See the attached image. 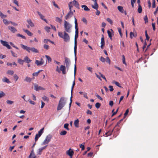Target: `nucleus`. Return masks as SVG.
<instances>
[{
	"label": "nucleus",
	"mask_w": 158,
	"mask_h": 158,
	"mask_svg": "<svg viewBox=\"0 0 158 158\" xmlns=\"http://www.w3.org/2000/svg\"><path fill=\"white\" fill-rule=\"evenodd\" d=\"M75 20V36L74 38V53L75 55V64H74V74H75L76 72L77 71V66H76V61H77V57H76L77 54V38L78 37V24L77 23V19L76 18H74Z\"/></svg>",
	"instance_id": "obj_1"
},
{
	"label": "nucleus",
	"mask_w": 158,
	"mask_h": 158,
	"mask_svg": "<svg viewBox=\"0 0 158 158\" xmlns=\"http://www.w3.org/2000/svg\"><path fill=\"white\" fill-rule=\"evenodd\" d=\"M67 32L66 31H64L63 34L62 32H59L58 35L59 37L64 39V41L68 42L70 41V38L69 35Z\"/></svg>",
	"instance_id": "obj_2"
},
{
	"label": "nucleus",
	"mask_w": 158,
	"mask_h": 158,
	"mask_svg": "<svg viewBox=\"0 0 158 158\" xmlns=\"http://www.w3.org/2000/svg\"><path fill=\"white\" fill-rule=\"evenodd\" d=\"M20 45L22 48L24 50H26L28 52H30L31 51L34 53L39 52L38 50L34 47H29L22 44H20Z\"/></svg>",
	"instance_id": "obj_3"
},
{
	"label": "nucleus",
	"mask_w": 158,
	"mask_h": 158,
	"mask_svg": "<svg viewBox=\"0 0 158 158\" xmlns=\"http://www.w3.org/2000/svg\"><path fill=\"white\" fill-rule=\"evenodd\" d=\"M64 26L65 30L64 31L69 33L71 32L72 25L69 22L65 20Z\"/></svg>",
	"instance_id": "obj_4"
},
{
	"label": "nucleus",
	"mask_w": 158,
	"mask_h": 158,
	"mask_svg": "<svg viewBox=\"0 0 158 158\" xmlns=\"http://www.w3.org/2000/svg\"><path fill=\"white\" fill-rule=\"evenodd\" d=\"M66 102L64 101V97H61L59 102L58 106L57 108V110H61L65 104Z\"/></svg>",
	"instance_id": "obj_5"
},
{
	"label": "nucleus",
	"mask_w": 158,
	"mask_h": 158,
	"mask_svg": "<svg viewBox=\"0 0 158 158\" xmlns=\"http://www.w3.org/2000/svg\"><path fill=\"white\" fill-rule=\"evenodd\" d=\"M44 128H42L38 132V133L35 136V143L33 144V146L32 147V148H33L35 145L36 144V142L37 141V140H38L39 138H40V136L44 132Z\"/></svg>",
	"instance_id": "obj_6"
},
{
	"label": "nucleus",
	"mask_w": 158,
	"mask_h": 158,
	"mask_svg": "<svg viewBox=\"0 0 158 158\" xmlns=\"http://www.w3.org/2000/svg\"><path fill=\"white\" fill-rule=\"evenodd\" d=\"M52 137V136L50 135H48L42 143V145H45L48 144L50 141Z\"/></svg>",
	"instance_id": "obj_7"
},
{
	"label": "nucleus",
	"mask_w": 158,
	"mask_h": 158,
	"mask_svg": "<svg viewBox=\"0 0 158 158\" xmlns=\"http://www.w3.org/2000/svg\"><path fill=\"white\" fill-rule=\"evenodd\" d=\"M64 63L65 64L67 70L69 69L70 64V61L69 59L67 57H65Z\"/></svg>",
	"instance_id": "obj_8"
},
{
	"label": "nucleus",
	"mask_w": 158,
	"mask_h": 158,
	"mask_svg": "<svg viewBox=\"0 0 158 158\" xmlns=\"http://www.w3.org/2000/svg\"><path fill=\"white\" fill-rule=\"evenodd\" d=\"M34 89L36 91H38L39 90H44L45 89L41 86H39L38 85L36 84H34Z\"/></svg>",
	"instance_id": "obj_9"
},
{
	"label": "nucleus",
	"mask_w": 158,
	"mask_h": 158,
	"mask_svg": "<svg viewBox=\"0 0 158 158\" xmlns=\"http://www.w3.org/2000/svg\"><path fill=\"white\" fill-rule=\"evenodd\" d=\"M0 42L4 46L6 47L7 48L9 49L11 48V47L8 44L7 42L2 40H0Z\"/></svg>",
	"instance_id": "obj_10"
},
{
	"label": "nucleus",
	"mask_w": 158,
	"mask_h": 158,
	"mask_svg": "<svg viewBox=\"0 0 158 158\" xmlns=\"http://www.w3.org/2000/svg\"><path fill=\"white\" fill-rule=\"evenodd\" d=\"M44 61L43 59L41 58L40 61L36 60L35 61V64H37V66H41L44 64Z\"/></svg>",
	"instance_id": "obj_11"
},
{
	"label": "nucleus",
	"mask_w": 158,
	"mask_h": 158,
	"mask_svg": "<svg viewBox=\"0 0 158 158\" xmlns=\"http://www.w3.org/2000/svg\"><path fill=\"white\" fill-rule=\"evenodd\" d=\"M102 37L101 38V48L102 49H103L104 47L105 42L104 41V35H102Z\"/></svg>",
	"instance_id": "obj_12"
},
{
	"label": "nucleus",
	"mask_w": 158,
	"mask_h": 158,
	"mask_svg": "<svg viewBox=\"0 0 158 158\" xmlns=\"http://www.w3.org/2000/svg\"><path fill=\"white\" fill-rule=\"evenodd\" d=\"M73 15V13L72 11H69L67 14L65 16L66 20H67L70 18Z\"/></svg>",
	"instance_id": "obj_13"
},
{
	"label": "nucleus",
	"mask_w": 158,
	"mask_h": 158,
	"mask_svg": "<svg viewBox=\"0 0 158 158\" xmlns=\"http://www.w3.org/2000/svg\"><path fill=\"white\" fill-rule=\"evenodd\" d=\"M74 152L73 150L70 148L68 150L66 151V154L71 157L73 155Z\"/></svg>",
	"instance_id": "obj_14"
},
{
	"label": "nucleus",
	"mask_w": 158,
	"mask_h": 158,
	"mask_svg": "<svg viewBox=\"0 0 158 158\" xmlns=\"http://www.w3.org/2000/svg\"><path fill=\"white\" fill-rule=\"evenodd\" d=\"M72 2V4H73L74 6L78 9H80L79 4L78 2L75 0H73Z\"/></svg>",
	"instance_id": "obj_15"
},
{
	"label": "nucleus",
	"mask_w": 158,
	"mask_h": 158,
	"mask_svg": "<svg viewBox=\"0 0 158 158\" xmlns=\"http://www.w3.org/2000/svg\"><path fill=\"white\" fill-rule=\"evenodd\" d=\"M66 67L64 65H61L60 67V70L62 71L63 74H65L66 72L65 71Z\"/></svg>",
	"instance_id": "obj_16"
},
{
	"label": "nucleus",
	"mask_w": 158,
	"mask_h": 158,
	"mask_svg": "<svg viewBox=\"0 0 158 158\" xmlns=\"http://www.w3.org/2000/svg\"><path fill=\"white\" fill-rule=\"evenodd\" d=\"M37 13L38 14V15H39V16L40 17V18L42 20H43L44 21H45L46 23H47V20L44 18V16L42 15L41 13L39 12V11H37Z\"/></svg>",
	"instance_id": "obj_17"
},
{
	"label": "nucleus",
	"mask_w": 158,
	"mask_h": 158,
	"mask_svg": "<svg viewBox=\"0 0 158 158\" xmlns=\"http://www.w3.org/2000/svg\"><path fill=\"white\" fill-rule=\"evenodd\" d=\"M24 62L28 64L31 62V60L27 56H25L23 59Z\"/></svg>",
	"instance_id": "obj_18"
},
{
	"label": "nucleus",
	"mask_w": 158,
	"mask_h": 158,
	"mask_svg": "<svg viewBox=\"0 0 158 158\" xmlns=\"http://www.w3.org/2000/svg\"><path fill=\"white\" fill-rule=\"evenodd\" d=\"M8 29L13 33H15L17 31V30L13 27L9 26Z\"/></svg>",
	"instance_id": "obj_19"
},
{
	"label": "nucleus",
	"mask_w": 158,
	"mask_h": 158,
	"mask_svg": "<svg viewBox=\"0 0 158 158\" xmlns=\"http://www.w3.org/2000/svg\"><path fill=\"white\" fill-rule=\"evenodd\" d=\"M27 22L28 23L29 25L31 27H33L34 26L33 23L32 22L31 19H29L27 20Z\"/></svg>",
	"instance_id": "obj_20"
},
{
	"label": "nucleus",
	"mask_w": 158,
	"mask_h": 158,
	"mask_svg": "<svg viewBox=\"0 0 158 158\" xmlns=\"http://www.w3.org/2000/svg\"><path fill=\"white\" fill-rule=\"evenodd\" d=\"M74 123L75 127L78 128L79 127V120L78 119L74 121Z\"/></svg>",
	"instance_id": "obj_21"
},
{
	"label": "nucleus",
	"mask_w": 158,
	"mask_h": 158,
	"mask_svg": "<svg viewBox=\"0 0 158 158\" xmlns=\"http://www.w3.org/2000/svg\"><path fill=\"white\" fill-rule=\"evenodd\" d=\"M23 30L24 32H26L27 34V35H28L29 36H31L33 34L30 31H29L28 30H25V29H23Z\"/></svg>",
	"instance_id": "obj_22"
},
{
	"label": "nucleus",
	"mask_w": 158,
	"mask_h": 158,
	"mask_svg": "<svg viewBox=\"0 0 158 158\" xmlns=\"http://www.w3.org/2000/svg\"><path fill=\"white\" fill-rule=\"evenodd\" d=\"M118 10L122 13H124V10L123 9V7L121 6H118L117 7Z\"/></svg>",
	"instance_id": "obj_23"
},
{
	"label": "nucleus",
	"mask_w": 158,
	"mask_h": 158,
	"mask_svg": "<svg viewBox=\"0 0 158 158\" xmlns=\"http://www.w3.org/2000/svg\"><path fill=\"white\" fill-rule=\"evenodd\" d=\"M92 7L93 8L96 10H97V9H98V4L97 3V2H94V5H92Z\"/></svg>",
	"instance_id": "obj_24"
},
{
	"label": "nucleus",
	"mask_w": 158,
	"mask_h": 158,
	"mask_svg": "<svg viewBox=\"0 0 158 158\" xmlns=\"http://www.w3.org/2000/svg\"><path fill=\"white\" fill-rule=\"evenodd\" d=\"M2 81L4 82H6L7 83H10V82L9 80L6 77H4L2 79Z\"/></svg>",
	"instance_id": "obj_25"
},
{
	"label": "nucleus",
	"mask_w": 158,
	"mask_h": 158,
	"mask_svg": "<svg viewBox=\"0 0 158 158\" xmlns=\"http://www.w3.org/2000/svg\"><path fill=\"white\" fill-rule=\"evenodd\" d=\"M24 81L27 82H30L32 81V79L28 77H26Z\"/></svg>",
	"instance_id": "obj_26"
},
{
	"label": "nucleus",
	"mask_w": 158,
	"mask_h": 158,
	"mask_svg": "<svg viewBox=\"0 0 158 158\" xmlns=\"http://www.w3.org/2000/svg\"><path fill=\"white\" fill-rule=\"evenodd\" d=\"M76 73H75V75H76ZM74 81H73V85H72V87H71V93L72 94H73V88H74V85H75V74H74Z\"/></svg>",
	"instance_id": "obj_27"
},
{
	"label": "nucleus",
	"mask_w": 158,
	"mask_h": 158,
	"mask_svg": "<svg viewBox=\"0 0 158 158\" xmlns=\"http://www.w3.org/2000/svg\"><path fill=\"white\" fill-rule=\"evenodd\" d=\"M79 93L81 94H82L83 95L84 97L87 99L88 98V97L87 96V93L85 92H79Z\"/></svg>",
	"instance_id": "obj_28"
},
{
	"label": "nucleus",
	"mask_w": 158,
	"mask_h": 158,
	"mask_svg": "<svg viewBox=\"0 0 158 158\" xmlns=\"http://www.w3.org/2000/svg\"><path fill=\"white\" fill-rule=\"evenodd\" d=\"M81 7L84 8V10L85 11H89V9L88 7L85 5H82L81 6Z\"/></svg>",
	"instance_id": "obj_29"
},
{
	"label": "nucleus",
	"mask_w": 158,
	"mask_h": 158,
	"mask_svg": "<svg viewBox=\"0 0 158 158\" xmlns=\"http://www.w3.org/2000/svg\"><path fill=\"white\" fill-rule=\"evenodd\" d=\"M112 83L113 84H114L116 85L119 87H121V86L120 85V84L119 83L116 81L114 80L112 81Z\"/></svg>",
	"instance_id": "obj_30"
},
{
	"label": "nucleus",
	"mask_w": 158,
	"mask_h": 158,
	"mask_svg": "<svg viewBox=\"0 0 158 158\" xmlns=\"http://www.w3.org/2000/svg\"><path fill=\"white\" fill-rule=\"evenodd\" d=\"M14 73V72L13 70H8L7 72V74L11 75H13Z\"/></svg>",
	"instance_id": "obj_31"
},
{
	"label": "nucleus",
	"mask_w": 158,
	"mask_h": 158,
	"mask_svg": "<svg viewBox=\"0 0 158 158\" xmlns=\"http://www.w3.org/2000/svg\"><path fill=\"white\" fill-rule=\"evenodd\" d=\"M69 124L68 123H65L64 124V128L66 129L67 130L69 131V128L68 127Z\"/></svg>",
	"instance_id": "obj_32"
},
{
	"label": "nucleus",
	"mask_w": 158,
	"mask_h": 158,
	"mask_svg": "<svg viewBox=\"0 0 158 158\" xmlns=\"http://www.w3.org/2000/svg\"><path fill=\"white\" fill-rule=\"evenodd\" d=\"M138 11L139 13H140L142 11V8L140 4H139Z\"/></svg>",
	"instance_id": "obj_33"
},
{
	"label": "nucleus",
	"mask_w": 158,
	"mask_h": 158,
	"mask_svg": "<svg viewBox=\"0 0 158 158\" xmlns=\"http://www.w3.org/2000/svg\"><path fill=\"white\" fill-rule=\"evenodd\" d=\"M6 102L7 104L9 105L13 104L14 103V102L10 100H7Z\"/></svg>",
	"instance_id": "obj_34"
},
{
	"label": "nucleus",
	"mask_w": 158,
	"mask_h": 158,
	"mask_svg": "<svg viewBox=\"0 0 158 158\" xmlns=\"http://www.w3.org/2000/svg\"><path fill=\"white\" fill-rule=\"evenodd\" d=\"M72 2H69V9L70 10L69 11H72L71 10V9L72 8L73 6H72Z\"/></svg>",
	"instance_id": "obj_35"
},
{
	"label": "nucleus",
	"mask_w": 158,
	"mask_h": 158,
	"mask_svg": "<svg viewBox=\"0 0 158 158\" xmlns=\"http://www.w3.org/2000/svg\"><path fill=\"white\" fill-rule=\"evenodd\" d=\"M0 16L2 19L6 18V15H4L1 11H0Z\"/></svg>",
	"instance_id": "obj_36"
},
{
	"label": "nucleus",
	"mask_w": 158,
	"mask_h": 158,
	"mask_svg": "<svg viewBox=\"0 0 158 158\" xmlns=\"http://www.w3.org/2000/svg\"><path fill=\"white\" fill-rule=\"evenodd\" d=\"M56 21L58 22H59V23H61V21H62V19H61L58 17H56Z\"/></svg>",
	"instance_id": "obj_37"
},
{
	"label": "nucleus",
	"mask_w": 158,
	"mask_h": 158,
	"mask_svg": "<svg viewBox=\"0 0 158 158\" xmlns=\"http://www.w3.org/2000/svg\"><path fill=\"white\" fill-rule=\"evenodd\" d=\"M130 38L131 39L133 37H135L137 35V34H136L135 36L134 34L132 32H130Z\"/></svg>",
	"instance_id": "obj_38"
},
{
	"label": "nucleus",
	"mask_w": 158,
	"mask_h": 158,
	"mask_svg": "<svg viewBox=\"0 0 158 158\" xmlns=\"http://www.w3.org/2000/svg\"><path fill=\"white\" fill-rule=\"evenodd\" d=\"M3 22L6 25H8L10 23V21H8L6 19H4L3 20Z\"/></svg>",
	"instance_id": "obj_39"
},
{
	"label": "nucleus",
	"mask_w": 158,
	"mask_h": 158,
	"mask_svg": "<svg viewBox=\"0 0 158 158\" xmlns=\"http://www.w3.org/2000/svg\"><path fill=\"white\" fill-rule=\"evenodd\" d=\"M24 60H22L20 59H19L18 60V62L20 64L23 65L24 62Z\"/></svg>",
	"instance_id": "obj_40"
},
{
	"label": "nucleus",
	"mask_w": 158,
	"mask_h": 158,
	"mask_svg": "<svg viewBox=\"0 0 158 158\" xmlns=\"http://www.w3.org/2000/svg\"><path fill=\"white\" fill-rule=\"evenodd\" d=\"M107 32L108 34V35L109 37H110V39L112 40V35H111V32L109 30H108Z\"/></svg>",
	"instance_id": "obj_41"
},
{
	"label": "nucleus",
	"mask_w": 158,
	"mask_h": 158,
	"mask_svg": "<svg viewBox=\"0 0 158 158\" xmlns=\"http://www.w3.org/2000/svg\"><path fill=\"white\" fill-rule=\"evenodd\" d=\"M67 133V131H61L60 133V134L61 135H65Z\"/></svg>",
	"instance_id": "obj_42"
},
{
	"label": "nucleus",
	"mask_w": 158,
	"mask_h": 158,
	"mask_svg": "<svg viewBox=\"0 0 158 158\" xmlns=\"http://www.w3.org/2000/svg\"><path fill=\"white\" fill-rule=\"evenodd\" d=\"M42 99L44 101H45L48 102L49 101L48 98L45 96H44V97H42Z\"/></svg>",
	"instance_id": "obj_43"
},
{
	"label": "nucleus",
	"mask_w": 158,
	"mask_h": 158,
	"mask_svg": "<svg viewBox=\"0 0 158 158\" xmlns=\"http://www.w3.org/2000/svg\"><path fill=\"white\" fill-rule=\"evenodd\" d=\"M45 56L49 62H50L52 61V59L49 56L46 55Z\"/></svg>",
	"instance_id": "obj_44"
},
{
	"label": "nucleus",
	"mask_w": 158,
	"mask_h": 158,
	"mask_svg": "<svg viewBox=\"0 0 158 158\" xmlns=\"http://www.w3.org/2000/svg\"><path fill=\"white\" fill-rule=\"evenodd\" d=\"M5 96V94L3 91L0 92V98Z\"/></svg>",
	"instance_id": "obj_45"
},
{
	"label": "nucleus",
	"mask_w": 158,
	"mask_h": 158,
	"mask_svg": "<svg viewBox=\"0 0 158 158\" xmlns=\"http://www.w3.org/2000/svg\"><path fill=\"white\" fill-rule=\"evenodd\" d=\"M144 20L145 21V23H146L148 22V18L147 16L146 15L144 17Z\"/></svg>",
	"instance_id": "obj_46"
},
{
	"label": "nucleus",
	"mask_w": 158,
	"mask_h": 158,
	"mask_svg": "<svg viewBox=\"0 0 158 158\" xmlns=\"http://www.w3.org/2000/svg\"><path fill=\"white\" fill-rule=\"evenodd\" d=\"M122 61H123V64H125V65H126L127 64L125 62V59L124 56L123 55H122Z\"/></svg>",
	"instance_id": "obj_47"
},
{
	"label": "nucleus",
	"mask_w": 158,
	"mask_h": 158,
	"mask_svg": "<svg viewBox=\"0 0 158 158\" xmlns=\"http://www.w3.org/2000/svg\"><path fill=\"white\" fill-rule=\"evenodd\" d=\"M10 52L11 53L12 55L13 56L15 57H17V55L14 52L12 51L11 50Z\"/></svg>",
	"instance_id": "obj_48"
},
{
	"label": "nucleus",
	"mask_w": 158,
	"mask_h": 158,
	"mask_svg": "<svg viewBox=\"0 0 158 158\" xmlns=\"http://www.w3.org/2000/svg\"><path fill=\"white\" fill-rule=\"evenodd\" d=\"M17 36L18 37H21L22 38H23V39H26V38L24 36H23L22 35L19 34H17Z\"/></svg>",
	"instance_id": "obj_49"
},
{
	"label": "nucleus",
	"mask_w": 158,
	"mask_h": 158,
	"mask_svg": "<svg viewBox=\"0 0 158 158\" xmlns=\"http://www.w3.org/2000/svg\"><path fill=\"white\" fill-rule=\"evenodd\" d=\"M101 106V104L99 102H97L95 104V107L97 109L99 108Z\"/></svg>",
	"instance_id": "obj_50"
},
{
	"label": "nucleus",
	"mask_w": 158,
	"mask_h": 158,
	"mask_svg": "<svg viewBox=\"0 0 158 158\" xmlns=\"http://www.w3.org/2000/svg\"><path fill=\"white\" fill-rule=\"evenodd\" d=\"M145 36L146 37V40H148L149 39V37L148 35V34L147 33V30H146L145 31Z\"/></svg>",
	"instance_id": "obj_51"
},
{
	"label": "nucleus",
	"mask_w": 158,
	"mask_h": 158,
	"mask_svg": "<svg viewBox=\"0 0 158 158\" xmlns=\"http://www.w3.org/2000/svg\"><path fill=\"white\" fill-rule=\"evenodd\" d=\"M106 20L109 23L111 24H112L113 23V21L112 20L109 18H107L106 19Z\"/></svg>",
	"instance_id": "obj_52"
},
{
	"label": "nucleus",
	"mask_w": 158,
	"mask_h": 158,
	"mask_svg": "<svg viewBox=\"0 0 158 158\" xmlns=\"http://www.w3.org/2000/svg\"><path fill=\"white\" fill-rule=\"evenodd\" d=\"M13 2L18 6H19L18 2L16 0H12Z\"/></svg>",
	"instance_id": "obj_53"
},
{
	"label": "nucleus",
	"mask_w": 158,
	"mask_h": 158,
	"mask_svg": "<svg viewBox=\"0 0 158 158\" xmlns=\"http://www.w3.org/2000/svg\"><path fill=\"white\" fill-rule=\"evenodd\" d=\"M87 69L91 73L93 72V69L92 68L87 66Z\"/></svg>",
	"instance_id": "obj_54"
},
{
	"label": "nucleus",
	"mask_w": 158,
	"mask_h": 158,
	"mask_svg": "<svg viewBox=\"0 0 158 158\" xmlns=\"http://www.w3.org/2000/svg\"><path fill=\"white\" fill-rule=\"evenodd\" d=\"M43 150L41 148L39 149L38 150L37 154L38 155H40L41 154V152Z\"/></svg>",
	"instance_id": "obj_55"
},
{
	"label": "nucleus",
	"mask_w": 158,
	"mask_h": 158,
	"mask_svg": "<svg viewBox=\"0 0 158 158\" xmlns=\"http://www.w3.org/2000/svg\"><path fill=\"white\" fill-rule=\"evenodd\" d=\"M99 74H100V75L101 76L102 78L104 79L106 81V78L100 72H99Z\"/></svg>",
	"instance_id": "obj_56"
},
{
	"label": "nucleus",
	"mask_w": 158,
	"mask_h": 158,
	"mask_svg": "<svg viewBox=\"0 0 158 158\" xmlns=\"http://www.w3.org/2000/svg\"><path fill=\"white\" fill-rule=\"evenodd\" d=\"M50 28L48 26H46L45 27V30L48 32H49L50 31Z\"/></svg>",
	"instance_id": "obj_57"
},
{
	"label": "nucleus",
	"mask_w": 158,
	"mask_h": 158,
	"mask_svg": "<svg viewBox=\"0 0 158 158\" xmlns=\"http://www.w3.org/2000/svg\"><path fill=\"white\" fill-rule=\"evenodd\" d=\"M41 70H39L38 72L34 73L32 74V75L33 76H37L39 73L41 71Z\"/></svg>",
	"instance_id": "obj_58"
},
{
	"label": "nucleus",
	"mask_w": 158,
	"mask_h": 158,
	"mask_svg": "<svg viewBox=\"0 0 158 158\" xmlns=\"http://www.w3.org/2000/svg\"><path fill=\"white\" fill-rule=\"evenodd\" d=\"M10 44L13 47H14V48H15L16 49H18V50H19V48L17 47L16 46H15V45L13 44V43H12V42H10Z\"/></svg>",
	"instance_id": "obj_59"
},
{
	"label": "nucleus",
	"mask_w": 158,
	"mask_h": 158,
	"mask_svg": "<svg viewBox=\"0 0 158 158\" xmlns=\"http://www.w3.org/2000/svg\"><path fill=\"white\" fill-rule=\"evenodd\" d=\"M95 95L98 99H100L102 101L103 100L102 98H101L99 95H98L97 94H95Z\"/></svg>",
	"instance_id": "obj_60"
},
{
	"label": "nucleus",
	"mask_w": 158,
	"mask_h": 158,
	"mask_svg": "<svg viewBox=\"0 0 158 158\" xmlns=\"http://www.w3.org/2000/svg\"><path fill=\"white\" fill-rule=\"evenodd\" d=\"M129 109H127L125 113H124V118H125V117L127 115V114H128V113L129 112Z\"/></svg>",
	"instance_id": "obj_61"
},
{
	"label": "nucleus",
	"mask_w": 158,
	"mask_h": 158,
	"mask_svg": "<svg viewBox=\"0 0 158 158\" xmlns=\"http://www.w3.org/2000/svg\"><path fill=\"white\" fill-rule=\"evenodd\" d=\"M52 3H53V5L56 7L57 8H58V9H60V8L59 7V6H58V5L56 4V3H55V2L54 1H53L52 2Z\"/></svg>",
	"instance_id": "obj_62"
},
{
	"label": "nucleus",
	"mask_w": 158,
	"mask_h": 158,
	"mask_svg": "<svg viewBox=\"0 0 158 158\" xmlns=\"http://www.w3.org/2000/svg\"><path fill=\"white\" fill-rule=\"evenodd\" d=\"M100 61H101L102 62H105V58L103 57L102 56H101L100 58Z\"/></svg>",
	"instance_id": "obj_63"
},
{
	"label": "nucleus",
	"mask_w": 158,
	"mask_h": 158,
	"mask_svg": "<svg viewBox=\"0 0 158 158\" xmlns=\"http://www.w3.org/2000/svg\"><path fill=\"white\" fill-rule=\"evenodd\" d=\"M44 49L46 50H48L49 48V46L48 45L44 44Z\"/></svg>",
	"instance_id": "obj_64"
}]
</instances>
